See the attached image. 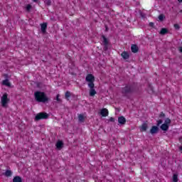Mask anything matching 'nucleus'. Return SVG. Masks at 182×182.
Listing matches in <instances>:
<instances>
[{"label": "nucleus", "instance_id": "24", "mask_svg": "<svg viewBox=\"0 0 182 182\" xmlns=\"http://www.w3.org/2000/svg\"><path fill=\"white\" fill-rule=\"evenodd\" d=\"M44 4L46 6H50L52 5V0H45Z\"/></svg>", "mask_w": 182, "mask_h": 182}, {"label": "nucleus", "instance_id": "26", "mask_svg": "<svg viewBox=\"0 0 182 182\" xmlns=\"http://www.w3.org/2000/svg\"><path fill=\"white\" fill-rule=\"evenodd\" d=\"M70 96H72V94L70 93V92L67 91L65 92V99H67V100H69V97H70Z\"/></svg>", "mask_w": 182, "mask_h": 182}, {"label": "nucleus", "instance_id": "25", "mask_svg": "<svg viewBox=\"0 0 182 182\" xmlns=\"http://www.w3.org/2000/svg\"><path fill=\"white\" fill-rule=\"evenodd\" d=\"M78 119L80 122H81L82 123H83V122H85V117L83 116V114H80L78 116Z\"/></svg>", "mask_w": 182, "mask_h": 182}, {"label": "nucleus", "instance_id": "37", "mask_svg": "<svg viewBox=\"0 0 182 182\" xmlns=\"http://www.w3.org/2000/svg\"><path fill=\"white\" fill-rule=\"evenodd\" d=\"M179 150L181 151L182 153V146H179Z\"/></svg>", "mask_w": 182, "mask_h": 182}, {"label": "nucleus", "instance_id": "7", "mask_svg": "<svg viewBox=\"0 0 182 182\" xmlns=\"http://www.w3.org/2000/svg\"><path fill=\"white\" fill-rule=\"evenodd\" d=\"M102 43L104 45V50H107L109 49V39L107 38H106V36H105V35L102 36Z\"/></svg>", "mask_w": 182, "mask_h": 182}, {"label": "nucleus", "instance_id": "5", "mask_svg": "<svg viewBox=\"0 0 182 182\" xmlns=\"http://www.w3.org/2000/svg\"><path fill=\"white\" fill-rule=\"evenodd\" d=\"M86 82H88V87L95 86V76L92 74H88L85 77Z\"/></svg>", "mask_w": 182, "mask_h": 182}, {"label": "nucleus", "instance_id": "19", "mask_svg": "<svg viewBox=\"0 0 182 182\" xmlns=\"http://www.w3.org/2000/svg\"><path fill=\"white\" fill-rule=\"evenodd\" d=\"M13 182H22V178L21 176H15L13 178Z\"/></svg>", "mask_w": 182, "mask_h": 182}, {"label": "nucleus", "instance_id": "15", "mask_svg": "<svg viewBox=\"0 0 182 182\" xmlns=\"http://www.w3.org/2000/svg\"><path fill=\"white\" fill-rule=\"evenodd\" d=\"M121 56L123 58V59H124L125 60L129 59V58H130V55H129V53H127V51H123L121 54Z\"/></svg>", "mask_w": 182, "mask_h": 182}, {"label": "nucleus", "instance_id": "12", "mask_svg": "<svg viewBox=\"0 0 182 182\" xmlns=\"http://www.w3.org/2000/svg\"><path fill=\"white\" fill-rule=\"evenodd\" d=\"M100 114L103 117H106L107 116H109V111L107 110V109L103 108L102 109H101Z\"/></svg>", "mask_w": 182, "mask_h": 182}, {"label": "nucleus", "instance_id": "1", "mask_svg": "<svg viewBox=\"0 0 182 182\" xmlns=\"http://www.w3.org/2000/svg\"><path fill=\"white\" fill-rule=\"evenodd\" d=\"M136 92H137V83L136 82L126 84L124 87L121 88L123 97H127V99H130V96Z\"/></svg>", "mask_w": 182, "mask_h": 182}, {"label": "nucleus", "instance_id": "33", "mask_svg": "<svg viewBox=\"0 0 182 182\" xmlns=\"http://www.w3.org/2000/svg\"><path fill=\"white\" fill-rule=\"evenodd\" d=\"M4 77H5V79L9 80V75L8 74H4Z\"/></svg>", "mask_w": 182, "mask_h": 182}, {"label": "nucleus", "instance_id": "4", "mask_svg": "<svg viewBox=\"0 0 182 182\" xmlns=\"http://www.w3.org/2000/svg\"><path fill=\"white\" fill-rule=\"evenodd\" d=\"M49 119V114L46 112H40L36 115L34 119L35 122H39V120Z\"/></svg>", "mask_w": 182, "mask_h": 182}, {"label": "nucleus", "instance_id": "31", "mask_svg": "<svg viewBox=\"0 0 182 182\" xmlns=\"http://www.w3.org/2000/svg\"><path fill=\"white\" fill-rule=\"evenodd\" d=\"M148 87L149 89H150V90H151V92H153V85H151V84H149Z\"/></svg>", "mask_w": 182, "mask_h": 182}, {"label": "nucleus", "instance_id": "20", "mask_svg": "<svg viewBox=\"0 0 182 182\" xmlns=\"http://www.w3.org/2000/svg\"><path fill=\"white\" fill-rule=\"evenodd\" d=\"M164 124L169 126V124H171V119H170V118H166Z\"/></svg>", "mask_w": 182, "mask_h": 182}, {"label": "nucleus", "instance_id": "22", "mask_svg": "<svg viewBox=\"0 0 182 182\" xmlns=\"http://www.w3.org/2000/svg\"><path fill=\"white\" fill-rule=\"evenodd\" d=\"M158 18L160 22H163V21L166 19V16H164V14H160Z\"/></svg>", "mask_w": 182, "mask_h": 182}, {"label": "nucleus", "instance_id": "8", "mask_svg": "<svg viewBox=\"0 0 182 182\" xmlns=\"http://www.w3.org/2000/svg\"><path fill=\"white\" fill-rule=\"evenodd\" d=\"M42 33H46V29H48V23H43L41 24Z\"/></svg>", "mask_w": 182, "mask_h": 182}, {"label": "nucleus", "instance_id": "21", "mask_svg": "<svg viewBox=\"0 0 182 182\" xmlns=\"http://www.w3.org/2000/svg\"><path fill=\"white\" fill-rule=\"evenodd\" d=\"M173 181L178 182V175L177 173H174L173 176Z\"/></svg>", "mask_w": 182, "mask_h": 182}, {"label": "nucleus", "instance_id": "3", "mask_svg": "<svg viewBox=\"0 0 182 182\" xmlns=\"http://www.w3.org/2000/svg\"><path fill=\"white\" fill-rule=\"evenodd\" d=\"M163 124V119H159L156 121V126H153L150 129L151 134H157L159 133V126Z\"/></svg>", "mask_w": 182, "mask_h": 182}, {"label": "nucleus", "instance_id": "29", "mask_svg": "<svg viewBox=\"0 0 182 182\" xmlns=\"http://www.w3.org/2000/svg\"><path fill=\"white\" fill-rule=\"evenodd\" d=\"M173 26H174V28H175V29H176V31H179V29H180V25H178V24H177V23H175V24L173 25Z\"/></svg>", "mask_w": 182, "mask_h": 182}, {"label": "nucleus", "instance_id": "11", "mask_svg": "<svg viewBox=\"0 0 182 182\" xmlns=\"http://www.w3.org/2000/svg\"><path fill=\"white\" fill-rule=\"evenodd\" d=\"M131 50L133 53H137L139 52V47L136 44H132L131 46Z\"/></svg>", "mask_w": 182, "mask_h": 182}, {"label": "nucleus", "instance_id": "10", "mask_svg": "<svg viewBox=\"0 0 182 182\" xmlns=\"http://www.w3.org/2000/svg\"><path fill=\"white\" fill-rule=\"evenodd\" d=\"M147 129H149V125L144 122L140 127V132H147Z\"/></svg>", "mask_w": 182, "mask_h": 182}, {"label": "nucleus", "instance_id": "39", "mask_svg": "<svg viewBox=\"0 0 182 182\" xmlns=\"http://www.w3.org/2000/svg\"><path fill=\"white\" fill-rule=\"evenodd\" d=\"M33 2H38V0H33Z\"/></svg>", "mask_w": 182, "mask_h": 182}, {"label": "nucleus", "instance_id": "13", "mask_svg": "<svg viewBox=\"0 0 182 182\" xmlns=\"http://www.w3.org/2000/svg\"><path fill=\"white\" fill-rule=\"evenodd\" d=\"M89 87H90V96H91V97H93V96H95V95L97 93L96 92V90H95V85Z\"/></svg>", "mask_w": 182, "mask_h": 182}, {"label": "nucleus", "instance_id": "38", "mask_svg": "<svg viewBox=\"0 0 182 182\" xmlns=\"http://www.w3.org/2000/svg\"><path fill=\"white\" fill-rule=\"evenodd\" d=\"M178 2L181 3V2H182V0H178Z\"/></svg>", "mask_w": 182, "mask_h": 182}, {"label": "nucleus", "instance_id": "18", "mask_svg": "<svg viewBox=\"0 0 182 182\" xmlns=\"http://www.w3.org/2000/svg\"><path fill=\"white\" fill-rule=\"evenodd\" d=\"M168 33V29L166 28H163L161 29L159 33L160 35H166Z\"/></svg>", "mask_w": 182, "mask_h": 182}, {"label": "nucleus", "instance_id": "9", "mask_svg": "<svg viewBox=\"0 0 182 182\" xmlns=\"http://www.w3.org/2000/svg\"><path fill=\"white\" fill-rule=\"evenodd\" d=\"M118 123H119L122 126L126 124V118L123 116L119 117Z\"/></svg>", "mask_w": 182, "mask_h": 182}, {"label": "nucleus", "instance_id": "16", "mask_svg": "<svg viewBox=\"0 0 182 182\" xmlns=\"http://www.w3.org/2000/svg\"><path fill=\"white\" fill-rule=\"evenodd\" d=\"M169 125H167L166 124H162L160 127L161 130L163 132H167L168 130Z\"/></svg>", "mask_w": 182, "mask_h": 182}, {"label": "nucleus", "instance_id": "27", "mask_svg": "<svg viewBox=\"0 0 182 182\" xmlns=\"http://www.w3.org/2000/svg\"><path fill=\"white\" fill-rule=\"evenodd\" d=\"M32 9V5L31 4H28L26 6V11H27V12H31V10Z\"/></svg>", "mask_w": 182, "mask_h": 182}, {"label": "nucleus", "instance_id": "23", "mask_svg": "<svg viewBox=\"0 0 182 182\" xmlns=\"http://www.w3.org/2000/svg\"><path fill=\"white\" fill-rule=\"evenodd\" d=\"M5 176L6 177H11V176H12V171L11 170L6 171Z\"/></svg>", "mask_w": 182, "mask_h": 182}, {"label": "nucleus", "instance_id": "32", "mask_svg": "<svg viewBox=\"0 0 182 182\" xmlns=\"http://www.w3.org/2000/svg\"><path fill=\"white\" fill-rule=\"evenodd\" d=\"M149 26H151V28H154V23L150 22L149 23Z\"/></svg>", "mask_w": 182, "mask_h": 182}, {"label": "nucleus", "instance_id": "28", "mask_svg": "<svg viewBox=\"0 0 182 182\" xmlns=\"http://www.w3.org/2000/svg\"><path fill=\"white\" fill-rule=\"evenodd\" d=\"M59 97H60V95L58 94L56 95V100L58 102V103H62V100H60Z\"/></svg>", "mask_w": 182, "mask_h": 182}, {"label": "nucleus", "instance_id": "2", "mask_svg": "<svg viewBox=\"0 0 182 182\" xmlns=\"http://www.w3.org/2000/svg\"><path fill=\"white\" fill-rule=\"evenodd\" d=\"M35 100L38 103H48L49 97L43 92L36 91L34 92Z\"/></svg>", "mask_w": 182, "mask_h": 182}, {"label": "nucleus", "instance_id": "36", "mask_svg": "<svg viewBox=\"0 0 182 182\" xmlns=\"http://www.w3.org/2000/svg\"><path fill=\"white\" fill-rule=\"evenodd\" d=\"M109 31V27L107 26H105V32H107Z\"/></svg>", "mask_w": 182, "mask_h": 182}, {"label": "nucleus", "instance_id": "6", "mask_svg": "<svg viewBox=\"0 0 182 182\" xmlns=\"http://www.w3.org/2000/svg\"><path fill=\"white\" fill-rule=\"evenodd\" d=\"M1 100V106L3 107H7L8 103L9 102V99L8 98V94L4 93L2 95Z\"/></svg>", "mask_w": 182, "mask_h": 182}, {"label": "nucleus", "instance_id": "35", "mask_svg": "<svg viewBox=\"0 0 182 182\" xmlns=\"http://www.w3.org/2000/svg\"><path fill=\"white\" fill-rule=\"evenodd\" d=\"M141 18H146V15L143 13H141Z\"/></svg>", "mask_w": 182, "mask_h": 182}, {"label": "nucleus", "instance_id": "14", "mask_svg": "<svg viewBox=\"0 0 182 182\" xmlns=\"http://www.w3.org/2000/svg\"><path fill=\"white\" fill-rule=\"evenodd\" d=\"M55 146L58 150H62V149H63V141H57Z\"/></svg>", "mask_w": 182, "mask_h": 182}, {"label": "nucleus", "instance_id": "30", "mask_svg": "<svg viewBox=\"0 0 182 182\" xmlns=\"http://www.w3.org/2000/svg\"><path fill=\"white\" fill-rule=\"evenodd\" d=\"M159 117H166V114H164V112H161V114H159Z\"/></svg>", "mask_w": 182, "mask_h": 182}, {"label": "nucleus", "instance_id": "17", "mask_svg": "<svg viewBox=\"0 0 182 182\" xmlns=\"http://www.w3.org/2000/svg\"><path fill=\"white\" fill-rule=\"evenodd\" d=\"M3 86H7L8 87H11V82H9V80L5 79L2 81Z\"/></svg>", "mask_w": 182, "mask_h": 182}, {"label": "nucleus", "instance_id": "34", "mask_svg": "<svg viewBox=\"0 0 182 182\" xmlns=\"http://www.w3.org/2000/svg\"><path fill=\"white\" fill-rule=\"evenodd\" d=\"M109 122H114V117H110L109 119Z\"/></svg>", "mask_w": 182, "mask_h": 182}]
</instances>
